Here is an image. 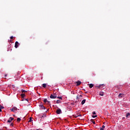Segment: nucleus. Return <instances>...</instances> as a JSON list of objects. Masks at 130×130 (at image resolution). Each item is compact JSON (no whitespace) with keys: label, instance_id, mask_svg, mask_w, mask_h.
I'll return each instance as SVG.
<instances>
[{"label":"nucleus","instance_id":"1","mask_svg":"<svg viewBox=\"0 0 130 130\" xmlns=\"http://www.w3.org/2000/svg\"><path fill=\"white\" fill-rule=\"evenodd\" d=\"M10 110L12 112H16V111L18 110V109L15 107H13L12 108L10 109Z\"/></svg>","mask_w":130,"mask_h":130},{"label":"nucleus","instance_id":"2","mask_svg":"<svg viewBox=\"0 0 130 130\" xmlns=\"http://www.w3.org/2000/svg\"><path fill=\"white\" fill-rule=\"evenodd\" d=\"M56 98V94H51L50 96V98H51V99H55Z\"/></svg>","mask_w":130,"mask_h":130},{"label":"nucleus","instance_id":"3","mask_svg":"<svg viewBox=\"0 0 130 130\" xmlns=\"http://www.w3.org/2000/svg\"><path fill=\"white\" fill-rule=\"evenodd\" d=\"M57 114H60L61 113V110L60 109H57L56 111Z\"/></svg>","mask_w":130,"mask_h":130},{"label":"nucleus","instance_id":"4","mask_svg":"<svg viewBox=\"0 0 130 130\" xmlns=\"http://www.w3.org/2000/svg\"><path fill=\"white\" fill-rule=\"evenodd\" d=\"M14 120V118L10 117L7 122H11L12 121Z\"/></svg>","mask_w":130,"mask_h":130},{"label":"nucleus","instance_id":"5","mask_svg":"<svg viewBox=\"0 0 130 130\" xmlns=\"http://www.w3.org/2000/svg\"><path fill=\"white\" fill-rule=\"evenodd\" d=\"M18 45H20V44H19V42H16L15 44V48H18Z\"/></svg>","mask_w":130,"mask_h":130},{"label":"nucleus","instance_id":"6","mask_svg":"<svg viewBox=\"0 0 130 130\" xmlns=\"http://www.w3.org/2000/svg\"><path fill=\"white\" fill-rule=\"evenodd\" d=\"M118 97H119V98H122V97H124V94H123L122 93H120L118 95Z\"/></svg>","mask_w":130,"mask_h":130},{"label":"nucleus","instance_id":"7","mask_svg":"<svg viewBox=\"0 0 130 130\" xmlns=\"http://www.w3.org/2000/svg\"><path fill=\"white\" fill-rule=\"evenodd\" d=\"M85 102H86V99L83 100L81 102V104L82 105H84V104H85Z\"/></svg>","mask_w":130,"mask_h":130},{"label":"nucleus","instance_id":"8","mask_svg":"<svg viewBox=\"0 0 130 130\" xmlns=\"http://www.w3.org/2000/svg\"><path fill=\"white\" fill-rule=\"evenodd\" d=\"M40 107L41 109H45V107H44L43 105H40Z\"/></svg>","mask_w":130,"mask_h":130},{"label":"nucleus","instance_id":"9","mask_svg":"<svg viewBox=\"0 0 130 130\" xmlns=\"http://www.w3.org/2000/svg\"><path fill=\"white\" fill-rule=\"evenodd\" d=\"M130 116V113H127L126 114V118H128V117H129Z\"/></svg>","mask_w":130,"mask_h":130},{"label":"nucleus","instance_id":"10","mask_svg":"<svg viewBox=\"0 0 130 130\" xmlns=\"http://www.w3.org/2000/svg\"><path fill=\"white\" fill-rule=\"evenodd\" d=\"M76 83L77 86H80V85H81V81H77Z\"/></svg>","mask_w":130,"mask_h":130},{"label":"nucleus","instance_id":"11","mask_svg":"<svg viewBox=\"0 0 130 130\" xmlns=\"http://www.w3.org/2000/svg\"><path fill=\"white\" fill-rule=\"evenodd\" d=\"M89 87V88H93V87H94V85H93V84H90Z\"/></svg>","mask_w":130,"mask_h":130},{"label":"nucleus","instance_id":"12","mask_svg":"<svg viewBox=\"0 0 130 130\" xmlns=\"http://www.w3.org/2000/svg\"><path fill=\"white\" fill-rule=\"evenodd\" d=\"M104 128H105V126L103 125L102 128H100V130H104Z\"/></svg>","mask_w":130,"mask_h":130},{"label":"nucleus","instance_id":"13","mask_svg":"<svg viewBox=\"0 0 130 130\" xmlns=\"http://www.w3.org/2000/svg\"><path fill=\"white\" fill-rule=\"evenodd\" d=\"M100 95L101 96H104V92H100Z\"/></svg>","mask_w":130,"mask_h":130},{"label":"nucleus","instance_id":"14","mask_svg":"<svg viewBox=\"0 0 130 130\" xmlns=\"http://www.w3.org/2000/svg\"><path fill=\"white\" fill-rule=\"evenodd\" d=\"M44 102H45V103H46V102H48L49 103V102L48 101H47V99H45L44 100Z\"/></svg>","mask_w":130,"mask_h":130},{"label":"nucleus","instance_id":"15","mask_svg":"<svg viewBox=\"0 0 130 130\" xmlns=\"http://www.w3.org/2000/svg\"><path fill=\"white\" fill-rule=\"evenodd\" d=\"M105 86V85H104V84H101L99 85V87L101 88V87H104Z\"/></svg>","mask_w":130,"mask_h":130},{"label":"nucleus","instance_id":"16","mask_svg":"<svg viewBox=\"0 0 130 130\" xmlns=\"http://www.w3.org/2000/svg\"><path fill=\"white\" fill-rule=\"evenodd\" d=\"M4 109L3 106H0V112H2V109Z\"/></svg>","mask_w":130,"mask_h":130},{"label":"nucleus","instance_id":"17","mask_svg":"<svg viewBox=\"0 0 130 130\" xmlns=\"http://www.w3.org/2000/svg\"><path fill=\"white\" fill-rule=\"evenodd\" d=\"M43 87L44 88H46V84L44 83V84H43Z\"/></svg>","mask_w":130,"mask_h":130},{"label":"nucleus","instance_id":"18","mask_svg":"<svg viewBox=\"0 0 130 130\" xmlns=\"http://www.w3.org/2000/svg\"><path fill=\"white\" fill-rule=\"evenodd\" d=\"M25 96H26L25 95V94H24V93L21 94V96L22 97V98H24V97H25Z\"/></svg>","mask_w":130,"mask_h":130},{"label":"nucleus","instance_id":"19","mask_svg":"<svg viewBox=\"0 0 130 130\" xmlns=\"http://www.w3.org/2000/svg\"><path fill=\"white\" fill-rule=\"evenodd\" d=\"M60 102H61V101H60V100H57V101H56V103H57V104L60 103Z\"/></svg>","mask_w":130,"mask_h":130},{"label":"nucleus","instance_id":"20","mask_svg":"<svg viewBox=\"0 0 130 130\" xmlns=\"http://www.w3.org/2000/svg\"><path fill=\"white\" fill-rule=\"evenodd\" d=\"M17 121H21V118H17Z\"/></svg>","mask_w":130,"mask_h":130},{"label":"nucleus","instance_id":"21","mask_svg":"<svg viewBox=\"0 0 130 130\" xmlns=\"http://www.w3.org/2000/svg\"><path fill=\"white\" fill-rule=\"evenodd\" d=\"M21 92H22V93H24L25 92H27V91L22 89V90H21Z\"/></svg>","mask_w":130,"mask_h":130},{"label":"nucleus","instance_id":"22","mask_svg":"<svg viewBox=\"0 0 130 130\" xmlns=\"http://www.w3.org/2000/svg\"><path fill=\"white\" fill-rule=\"evenodd\" d=\"M14 126V123H11L10 124V126Z\"/></svg>","mask_w":130,"mask_h":130},{"label":"nucleus","instance_id":"23","mask_svg":"<svg viewBox=\"0 0 130 130\" xmlns=\"http://www.w3.org/2000/svg\"><path fill=\"white\" fill-rule=\"evenodd\" d=\"M92 117L93 118H95V117H97V115H93Z\"/></svg>","mask_w":130,"mask_h":130},{"label":"nucleus","instance_id":"24","mask_svg":"<svg viewBox=\"0 0 130 130\" xmlns=\"http://www.w3.org/2000/svg\"><path fill=\"white\" fill-rule=\"evenodd\" d=\"M92 114H93V115H95V114H96V112H92Z\"/></svg>","mask_w":130,"mask_h":130},{"label":"nucleus","instance_id":"25","mask_svg":"<svg viewBox=\"0 0 130 130\" xmlns=\"http://www.w3.org/2000/svg\"><path fill=\"white\" fill-rule=\"evenodd\" d=\"M57 98H58V99H62L61 96H58Z\"/></svg>","mask_w":130,"mask_h":130},{"label":"nucleus","instance_id":"26","mask_svg":"<svg viewBox=\"0 0 130 130\" xmlns=\"http://www.w3.org/2000/svg\"><path fill=\"white\" fill-rule=\"evenodd\" d=\"M31 121H32V119H31V118H30V119H29V122H31Z\"/></svg>","mask_w":130,"mask_h":130},{"label":"nucleus","instance_id":"27","mask_svg":"<svg viewBox=\"0 0 130 130\" xmlns=\"http://www.w3.org/2000/svg\"><path fill=\"white\" fill-rule=\"evenodd\" d=\"M25 100H26V101H29V100L28 99H25Z\"/></svg>","mask_w":130,"mask_h":130},{"label":"nucleus","instance_id":"28","mask_svg":"<svg viewBox=\"0 0 130 130\" xmlns=\"http://www.w3.org/2000/svg\"><path fill=\"white\" fill-rule=\"evenodd\" d=\"M13 38H14V37H13V36H12V37H10V39H13Z\"/></svg>","mask_w":130,"mask_h":130},{"label":"nucleus","instance_id":"29","mask_svg":"<svg viewBox=\"0 0 130 130\" xmlns=\"http://www.w3.org/2000/svg\"><path fill=\"white\" fill-rule=\"evenodd\" d=\"M92 122H93V124H95V121H93Z\"/></svg>","mask_w":130,"mask_h":130},{"label":"nucleus","instance_id":"30","mask_svg":"<svg viewBox=\"0 0 130 130\" xmlns=\"http://www.w3.org/2000/svg\"><path fill=\"white\" fill-rule=\"evenodd\" d=\"M78 116H81V115H78Z\"/></svg>","mask_w":130,"mask_h":130},{"label":"nucleus","instance_id":"31","mask_svg":"<svg viewBox=\"0 0 130 130\" xmlns=\"http://www.w3.org/2000/svg\"><path fill=\"white\" fill-rule=\"evenodd\" d=\"M80 96H82V95H80Z\"/></svg>","mask_w":130,"mask_h":130}]
</instances>
